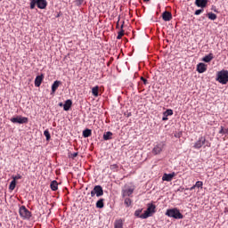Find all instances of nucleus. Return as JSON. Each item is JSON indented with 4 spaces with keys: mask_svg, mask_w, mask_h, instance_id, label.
<instances>
[{
    "mask_svg": "<svg viewBox=\"0 0 228 228\" xmlns=\"http://www.w3.org/2000/svg\"><path fill=\"white\" fill-rule=\"evenodd\" d=\"M166 216H169V218H175V220H183V218H184V216H183L181 211L177 208L167 209Z\"/></svg>",
    "mask_w": 228,
    "mask_h": 228,
    "instance_id": "nucleus-1",
    "label": "nucleus"
},
{
    "mask_svg": "<svg viewBox=\"0 0 228 228\" xmlns=\"http://www.w3.org/2000/svg\"><path fill=\"white\" fill-rule=\"evenodd\" d=\"M206 149V147H211V142L206 140L205 136H200L198 141L194 143L193 149Z\"/></svg>",
    "mask_w": 228,
    "mask_h": 228,
    "instance_id": "nucleus-2",
    "label": "nucleus"
},
{
    "mask_svg": "<svg viewBox=\"0 0 228 228\" xmlns=\"http://www.w3.org/2000/svg\"><path fill=\"white\" fill-rule=\"evenodd\" d=\"M216 81L221 83V85H227L228 83V71L222 69L217 73Z\"/></svg>",
    "mask_w": 228,
    "mask_h": 228,
    "instance_id": "nucleus-3",
    "label": "nucleus"
},
{
    "mask_svg": "<svg viewBox=\"0 0 228 228\" xmlns=\"http://www.w3.org/2000/svg\"><path fill=\"white\" fill-rule=\"evenodd\" d=\"M154 213H156V205L149 203L147 209L144 211L143 214H142V219L145 220L149 218V216H151Z\"/></svg>",
    "mask_w": 228,
    "mask_h": 228,
    "instance_id": "nucleus-4",
    "label": "nucleus"
},
{
    "mask_svg": "<svg viewBox=\"0 0 228 228\" xmlns=\"http://www.w3.org/2000/svg\"><path fill=\"white\" fill-rule=\"evenodd\" d=\"M102 197L104 195V190L101 185H95L94 189L91 191V197Z\"/></svg>",
    "mask_w": 228,
    "mask_h": 228,
    "instance_id": "nucleus-5",
    "label": "nucleus"
},
{
    "mask_svg": "<svg viewBox=\"0 0 228 228\" xmlns=\"http://www.w3.org/2000/svg\"><path fill=\"white\" fill-rule=\"evenodd\" d=\"M20 216L25 220H29L31 218V212L26 207L21 206L20 208Z\"/></svg>",
    "mask_w": 228,
    "mask_h": 228,
    "instance_id": "nucleus-6",
    "label": "nucleus"
},
{
    "mask_svg": "<svg viewBox=\"0 0 228 228\" xmlns=\"http://www.w3.org/2000/svg\"><path fill=\"white\" fill-rule=\"evenodd\" d=\"M11 122H12V124H28V119L26 117L17 116V117L12 118Z\"/></svg>",
    "mask_w": 228,
    "mask_h": 228,
    "instance_id": "nucleus-7",
    "label": "nucleus"
},
{
    "mask_svg": "<svg viewBox=\"0 0 228 228\" xmlns=\"http://www.w3.org/2000/svg\"><path fill=\"white\" fill-rule=\"evenodd\" d=\"M165 142H159L157 145H155V147L152 149V154L158 155V154H161V152L163 151V149L165 148Z\"/></svg>",
    "mask_w": 228,
    "mask_h": 228,
    "instance_id": "nucleus-8",
    "label": "nucleus"
},
{
    "mask_svg": "<svg viewBox=\"0 0 228 228\" xmlns=\"http://www.w3.org/2000/svg\"><path fill=\"white\" fill-rule=\"evenodd\" d=\"M208 70V65H206L204 62H200L197 65V71L199 74H204Z\"/></svg>",
    "mask_w": 228,
    "mask_h": 228,
    "instance_id": "nucleus-9",
    "label": "nucleus"
},
{
    "mask_svg": "<svg viewBox=\"0 0 228 228\" xmlns=\"http://www.w3.org/2000/svg\"><path fill=\"white\" fill-rule=\"evenodd\" d=\"M36 3L39 10H45L47 8V0H36Z\"/></svg>",
    "mask_w": 228,
    "mask_h": 228,
    "instance_id": "nucleus-10",
    "label": "nucleus"
},
{
    "mask_svg": "<svg viewBox=\"0 0 228 228\" xmlns=\"http://www.w3.org/2000/svg\"><path fill=\"white\" fill-rule=\"evenodd\" d=\"M174 115V110L172 109H167L166 111L163 112L162 120L165 122L168 120V117H172Z\"/></svg>",
    "mask_w": 228,
    "mask_h": 228,
    "instance_id": "nucleus-11",
    "label": "nucleus"
},
{
    "mask_svg": "<svg viewBox=\"0 0 228 228\" xmlns=\"http://www.w3.org/2000/svg\"><path fill=\"white\" fill-rule=\"evenodd\" d=\"M174 177H175V173L174 172L171 174L165 173L162 176V181H167V183H170V181H172Z\"/></svg>",
    "mask_w": 228,
    "mask_h": 228,
    "instance_id": "nucleus-12",
    "label": "nucleus"
},
{
    "mask_svg": "<svg viewBox=\"0 0 228 228\" xmlns=\"http://www.w3.org/2000/svg\"><path fill=\"white\" fill-rule=\"evenodd\" d=\"M162 19H163V20H165V22H168V21L172 20V12H170L168 11H165L162 13Z\"/></svg>",
    "mask_w": 228,
    "mask_h": 228,
    "instance_id": "nucleus-13",
    "label": "nucleus"
},
{
    "mask_svg": "<svg viewBox=\"0 0 228 228\" xmlns=\"http://www.w3.org/2000/svg\"><path fill=\"white\" fill-rule=\"evenodd\" d=\"M195 5L198 8H206L208 6V0H195Z\"/></svg>",
    "mask_w": 228,
    "mask_h": 228,
    "instance_id": "nucleus-14",
    "label": "nucleus"
},
{
    "mask_svg": "<svg viewBox=\"0 0 228 228\" xmlns=\"http://www.w3.org/2000/svg\"><path fill=\"white\" fill-rule=\"evenodd\" d=\"M42 81H44V75L37 76L35 78V86H40V85H42Z\"/></svg>",
    "mask_w": 228,
    "mask_h": 228,
    "instance_id": "nucleus-15",
    "label": "nucleus"
},
{
    "mask_svg": "<svg viewBox=\"0 0 228 228\" xmlns=\"http://www.w3.org/2000/svg\"><path fill=\"white\" fill-rule=\"evenodd\" d=\"M72 108V100H67L63 105L64 111H69Z\"/></svg>",
    "mask_w": 228,
    "mask_h": 228,
    "instance_id": "nucleus-16",
    "label": "nucleus"
},
{
    "mask_svg": "<svg viewBox=\"0 0 228 228\" xmlns=\"http://www.w3.org/2000/svg\"><path fill=\"white\" fill-rule=\"evenodd\" d=\"M60 85H61V81H60V80H55L53 82V84L52 85L53 94H54V92H56V90H58V86H60Z\"/></svg>",
    "mask_w": 228,
    "mask_h": 228,
    "instance_id": "nucleus-17",
    "label": "nucleus"
},
{
    "mask_svg": "<svg viewBox=\"0 0 228 228\" xmlns=\"http://www.w3.org/2000/svg\"><path fill=\"white\" fill-rule=\"evenodd\" d=\"M103 140H105L106 142L108 140H113V133H111L110 131L105 132L103 134Z\"/></svg>",
    "mask_w": 228,
    "mask_h": 228,
    "instance_id": "nucleus-18",
    "label": "nucleus"
},
{
    "mask_svg": "<svg viewBox=\"0 0 228 228\" xmlns=\"http://www.w3.org/2000/svg\"><path fill=\"white\" fill-rule=\"evenodd\" d=\"M114 228H124V220L118 219L114 223Z\"/></svg>",
    "mask_w": 228,
    "mask_h": 228,
    "instance_id": "nucleus-19",
    "label": "nucleus"
},
{
    "mask_svg": "<svg viewBox=\"0 0 228 228\" xmlns=\"http://www.w3.org/2000/svg\"><path fill=\"white\" fill-rule=\"evenodd\" d=\"M83 137L84 138H90V136H92V129L90 128H86L83 133Z\"/></svg>",
    "mask_w": 228,
    "mask_h": 228,
    "instance_id": "nucleus-20",
    "label": "nucleus"
},
{
    "mask_svg": "<svg viewBox=\"0 0 228 228\" xmlns=\"http://www.w3.org/2000/svg\"><path fill=\"white\" fill-rule=\"evenodd\" d=\"M134 190L129 188L123 191V197H130V195H133V192Z\"/></svg>",
    "mask_w": 228,
    "mask_h": 228,
    "instance_id": "nucleus-21",
    "label": "nucleus"
},
{
    "mask_svg": "<svg viewBox=\"0 0 228 228\" xmlns=\"http://www.w3.org/2000/svg\"><path fill=\"white\" fill-rule=\"evenodd\" d=\"M50 187L53 191H56L58 190V182L56 180L52 181Z\"/></svg>",
    "mask_w": 228,
    "mask_h": 228,
    "instance_id": "nucleus-22",
    "label": "nucleus"
},
{
    "mask_svg": "<svg viewBox=\"0 0 228 228\" xmlns=\"http://www.w3.org/2000/svg\"><path fill=\"white\" fill-rule=\"evenodd\" d=\"M213 53H209L208 55H206L205 57H203L202 61H204L205 63H209V61H211V60H213Z\"/></svg>",
    "mask_w": 228,
    "mask_h": 228,
    "instance_id": "nucleus-23",
    "label": "nucleus"
},
{
    "mask_svg": "<svg viewBox=\"0 0 228 228\" xmlns=\"http://www.w3.org/2000/svg\"><path fill=\"white\" fill-rule=\"evenodd\" d=\"M96 208L98 209H102V208H104V199H100L97 202H96Z\"/></svg>",
    "mask_w": 228,
    "mask_h": 228,
    "instance_id": "nucleus-24",
    "label": "nucleus"
},
{
    "mask_svg": "<svg viewBox=\"0 0 228 228\" xmlns=\"http://www.w3.org/2000/svg\"><path fill=\"white\" fill-rule=\"evenodd\" d=\"M92 94L94 97H99V86L92 88Z\"/></svg>",
    "mask_w": 228,
    "mask_h": 228,
    "instance_id": "nucleus-25",
    "label": "nucleus"
},
{
    "mask_svg": "<svg viewBox=\"0 0 228 228\" xmlns=\"http://www.w3.org/2000/svg\"><path fill=\"white\" fill-rule=\"evenodd\" d=\"M121 30L118 33L117 39L120 40L122 38V36L124 35V21L123 24L120 26Z\"/></svg>",
    "mask_w": 228,
    "mask_h": 228,
    "instance_id": "nucleus-26",
    "label": "nucleus"
},
{
    "mask_svg": "<svg viewBox=\"0 0 228 228\" xmlns=\"http://www.w3.org/2000/svg\"><path fill=\"white\" fill-rule=\"evenodd\" d=\"M16 186H17V181L12 180V181L10 183L9 190H11L12 191H13V190H15V187H16Z\"/></svg>",
    "mask_w": 228,
    "mask_h": 228,
    "instance_id": "nucleus-27",
    "label": "nucleus"
},
{
    "mask_svg": "<svg viewBox=\"0 0 228 228\" xmlns=\"http://www.w3.org/2000/svg\"><path fill=\"white\" fill-rule=\"evenodd\" d=\"M207 15L210 20H216V14L214 12H208Z\"/></svg>",
    "mask_w": 228,
    "mask_h": 228,
    "instance_id": "nucleus-28",
    "label": "nucleus"
},
{
    "mask_svg": "<svg viewBox=\"0 0 228 228\" xmlns=\"http://www.w3.org/2000/svg\"><path fill=\"white\" fill-rule=\"evenodd\" d=\"M44 135L46 138V142H49V140H51V134L49 133V130H45L44 131Z\"/></svg>",
    "mask_w": 228,
    "mask_h": 228,
    "instance_id": "nucleus-29",
    "label": "nucleus"
},
{
    "mask_svg": "<svg viewBox=\"0 0 228 228\" xmlns=\"http://www.w3.org/2000/svg\"><path fill=\"white\" fill-rule=\"evenodd\" d=\"M142 211H143L142 208L135 210L134 216H136L137 218H142Z\"/></svg>",
    "mask_w": 228,
    "mask_h": 228,
    "instance_id": "nucleus-30",
    "label": "nucleus"
},
{
    "mask_svg": "<svg viewBox=\"0 0 228 228\" xmlns=\"http://www.w3.org/2000/svg\"><path fill=\"white\" fill-rule=\"evenodd\" d=\"M219 134H228V128H224V126H221V129L219 130Z\"/></svg>",
    "mask_w": 228,
    "mask_h": 228,
    "instance_id": "nucleus-31",
    "label": "nucleus"
},
{
    "mask_svg": "<svg viewBox=\"0 0 228 228\" xmlns=\"http://www.w3.org/2000/svg\"><path fill=\"white\" fill-rule=\"evenodd\" d=\"M35 6H37V0H31L30 10H35Z\"/></svg>",
    "mask_w": 228,
    "mask_h": 228,
    "instance_id": "nucleus-32",
    "label": "nucleus"
},
{
    "mask_svg": "<svg viewBox=\"0 0 228 228\" xmlns=\"http://www.w3.org/2000/svg\"><path fill=\"white\" fill-rule=\"evenodd\" d=\"M131 199L126 198L125 199V205L126 206V208H129V206H131Z\"/></svg>",
    "mask_w": 228,
    "mask_h": 228,
    "instance_id": "nucleus-33",
    "label": "nucleus"
},
{
    "mask_svg": "<svg viewBox=\"0 0 228 228\" xmlns=\"http://www.w3.org/2000/svg\"><path fill=\"white\" fill-rule=\"evenodd\" d=\"M204 12V8L198 9L195 11L194 15H200Z\"/></svg>",
    "mask_w": 228,
    "mask_h": 228,
    "instance_id": "nucleus-34",
    "label": "nucleus"
},
{
    "mask_svg": "<svg viewBox=\"0 0 228 228\" xmlns=\"http://www.w3.org/2000/svg\"><path fill=\"white\" fill-rule=\"evenodd\" d=\"M203 184H204V183H202V182L198 181V182H196V183H195L194 186H195L196 188H202Z\"/></svg>",
    "mask_w": 228,
    "mask_h": 228,
    "instance_id": "nucleus-35",
    "label": "nucleus"
},
{
    "mask_svg": "<svg viewBox=\"0 0 228 228\" xmlns=\"http://www.w3.org/2000/svg\"><path fill=\"white\" fill-rule=\"evenodd\" d=\"M12 181H17V180H19V179H22V175H15V176H12Z\"/></svg>",
    "mask_w": 228,
    "mask_h": 228,
    "instance_id": "nucleus-36",
    "label": "nucleus"
},
{
    "mask_svg": "<svg viewBox=\"0 0 228 228\" xmlns=\"http://www.w3.org/2000/svg\"><path fill=\"white\" fill-rule=\"evenodd\" d=\"M141 81L143 82V85H148L149 84V81L143 77H141Z\"/></svg>",
    "mask_w": 228,
    "mask_h": 228,
    "instance_id": "nucleus-37",
    "label": "nucleus"
},
{
    "mask_svg": "<svg viewBox=\"0 0 228 228\" xmlns=\"http://www.w3.org/2000/svg\"><path fill=\"white\" fill-rule=\"evenodd\" d=\"M117 168H118V165L117 164L110 165V170H117Z\"/></svg>",
    "mask_w": 228,
    "mask_h": 228,
    "instance_id": "nucleus-38",
    "label": "nucleus"
},
{
    "mask_svg": "<svg viewBox=\"0 0 228 228\" xmlns=\"http://www.w3.org/2000/svg\"><path fill=\"white\" fill-rule=\"evenodd\" d=\"M77 152H74V153H71V155L69 156V158H71L72 159H74L75 158H77Z\"/></svg>",
    "mask_w": 228,
    "mask_h": 228,
    "instance_id": "nucleus-39",
    "label": "nucleus"
},
{
    "mask_svg": "<svg viewBox=\"0 0 228 228\" xmlns=\"http://www.w3.org/2000/svg\"><path fill=\"white\" fill-rule=\"evenodd\" d=\"M183 134L182 132H179L177 134H175V138H179Z\"/></svg>",
    "mask_w": 228,
    "mask_h": 228,
    "instance_id": "nucleus-40",
    "label": "nucleus"
},
{
    "mask_svg": "<svg viewBox=\"0 0 228 228\" xmlns=\"http://www.w3.org/2000/svg\"><path fill=\"white\" fill-rule=\"evenodd\" d=\"M177 191H180L181 193H183V191H184V187H179L177 189Z\"/></svg>",
    "mask_w": 228,
    "mask_h": 228,
    "instance_id": "nucleus-41",
    "label": "nucleus"
},
{
    "mask_svg": "<svg viewBox=\"0 0 228 228\" xmlns=\"http://www.w3.org/2000/svg\"><path fill=\"white\" fill-rule=\"evenodd\" d=\"M83 1L84 0H77V4H78V6L83 4Z\"/></svg>",
    "mask_w": 228,
    "mask_h": 228,
    "instance_id": "nucleus-42",
    "label": "nucleus"
},
{
    "mask_svg": "<svg viewBox=\"0 0 228 228\" xmlns=\"http://www.w3.org/2000/svg\"><path fill=\"white\" fill-rule=\"evenodd\" d=\"M195 188H197L195 185H193L192 187L190 188V191H191L192 190H195Z\"/></svg>",
    "mask_w": 228,
    "mask_h": 228,
    "instance_id": "nucleus-43",
    "label": "nucleus"
},
{
    "mask_svg": "<svg viewBox=\"0 0 228 228\" xmlns=\"http://www.w3.org/2000/svg\"><path fill=\"white\" fill-rule=\"evenodd\" d=\"M61 12H59L55 17H56V19H58V17H61Z\"/></svg>",
    "mask_w": 228,
    "mask_h": 228,
    "instance_id": "nucleus-44",
    "label": "nucleus"
},
{
    "mask_svg": "<svg viewBox=\"0 0 228 228\" xmlns=\"http://www.w3.org/2000/svg\"><path fill=\"white\" fill-rule=\"evenodd\" d=\"M59 106H60L61 108L63 107V106H64L63 102H60V103H59Z\"/></svg>",
    "mask_w": 228,
    "mask_h": 228,
    "instance_id": "nucleus-45",
    "label": "nucleus"
},
{
    "mask_svg": "<svg viewBox=\"0 0 228 228\" xmlns=\"http://www.w3.org/2000/svg\"><path fill=\"white\" fill-rule=\"evenodd\" d=\"M126 117H127V118L131 117V112H127V113H126Z\"/></svg>",
    "mask_w": 228,
    "mask_h": 228,
    "instance_id": "nucleus-46",
    "label": "nucleus"
},
{
    "mask_svg": "<svg viewBox=\"0 0 228 228\" xmlns=\"http://www.w3.org/2000/svg\"><path fill=\"white\" fill-rule=\"evenodd\" d=\"M224 213H228V208H225Z\"/></svg>",
    "mask_w": 228,
    "mask_h": 228,
    "instance_id": "nucleus-47",
    "label": "nucleus"
},
{
    "mask_svg": "<svg viewBox=\"0 0 228 228\" xmlns=\"http://www.w3.org/2000/svg\"><path fill=\"white\" fill-rule=\"evenodd\" d=\"M144 1V3H148V1H151V0H143Z\"/></svg>",
    "mask_w": 228,
    "mask_h": 228,
    "instance_id": "nucleus-48",
    "label": "nucleus"
},
{
    "mask_svg": "<svg viewBox=\"0 0 228 228\" xmlns=\"http://www.w3.org/2000/svg\"><path fill=\"white\" fill-rule=\"evenodd\" d=\"M117 28H118V23H117Z\"/></svg>",
    "mask_w": 228,
    "mask_h": 228,
    "instance_id": "nucleus-49",
    "label": "nucleus"
}]
</instances>
